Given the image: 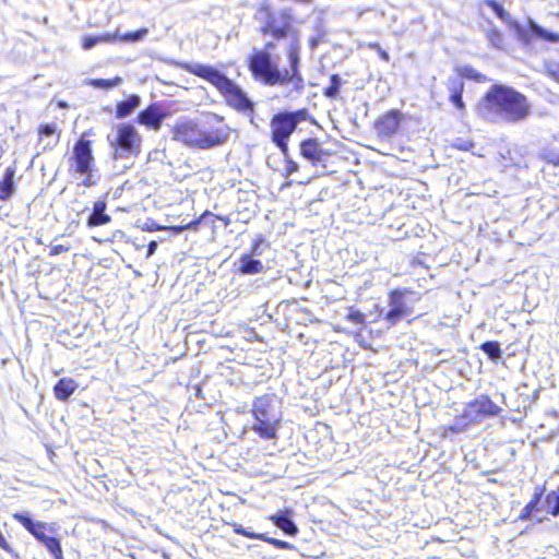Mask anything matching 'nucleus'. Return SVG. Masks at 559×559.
Masks as SVG:
<instances>
[{
	"instance_id": "1",
	"label": "nucleus",
	"mask_w": 559,
	"mask_h": 559,
	"mask_svg": "<svg viewBox=\"0 0 559 559\" xmlns=\"http://www.w3.org/2000/svg\"><path fill=\"white\" fill-rule=\"evenodd\" d=\"M300 45L297 36L287 47L289 69L280 70L278 66L272 61L267 51H258L251 56L249 69L254 79L260 80L266 85H283L286 87V97H293L294 94L300 95L305 88V80L299 70Z\"/></svg>"
},
{
	"instance_id": "2",
	"label": "nucleus",
	"mask_w": 559,
	"mask_h": 559,
	"mask_svg": "<svg viewBox=\"0 0 559 559\" xmlns=\"http://www.w3.org/2000/svg\"><path fill=\"white\" fill-rule=\"evenodd\" d=\"M479 110L488 120L515 123L528 116L530 105L520 92L496 84L486 93Z\"/></svg>"
},
{
	"instance_id": "3",
	"label": "nucleus",
	"mask_w": 559,
	"mask_h": 559,
	"mask_svg": "<svg viewBox=\"0 0 559 559\" xmlns=\"http://www.w3.org/2000/svg\"><path fill=\"white\" fill-rule=\"evenodd\" d=\"M221 122L222 119L214 114L209 115L205 122L179 119L173 128V138L189 147L209 150L222 145L228 139V130Z\"/></svg>"
},
{
	"instance_id": "4",
	"label": "nucleus",
	"mask_w": 559,
	"mask_h": 559,
	"mask_svg": "<svg viewBox=\"0 0 559 559\" xmlns=\"http://www.w3.org/2000/svg\"><path fill=\"white\" fill-rule=\"evenodd\" d=\"M181 68L215 86L228 106L243 114L253 112L254 105L242 88L216 68L203 63H183Z\"/></svg>"
},
{
	"instance_id": "5",
	"label": "nucleus",
	"mask_w": 559,
	"mask_h": 559,
	"mask_svg": "<svg viewBox=\"0 0 559 559\" xmlns=\"http://www.w3.org/2000/svg\"><path fill=\"white\" fill-rule=\"evenodd\" d=\"M251 413L253 416L252 431L265 440L276 439L283 417L277 397L274 394L255 397L252 402Z\"/></svg>"
},
{
	"instance_id": "6",
	"label": "nucleus",
	"mask_w": 559,
	"mask_h": 559,
	"mask_svg": "<svg viewBox=\"0 0 559 559\" xmlns=\"http://www.w3.org/2000/svg\"><path fill=\"white\" fill-rule=\"evenodd\" d=\"M257 19L263 21L261 31L265 35L270 34L275 39L289 37L290 43L294 41V36L299 39V32L293 28V17L286 10L273 12L267 8H262L257 13ZM298 44L300 45L299 41Z\"/></svg>"
},
{
	"instance_id": "7",
	"label": "nucleus",
	"mask_w": 559,
	"mask_h": 559,
	"mask_svg": "<svg viewBox=\"0 0 559 559\" xmlns=\"http://www.w3.org/2000/svg\"><path fill=\"white\" fill-rule=\"evenodd\" d=\"M490 7L497 14L499 19H501L503 22H506L515 33V36L518 40L524 45L527 46L531 44V33L534 36L540 37L549 43H559V34L549 32L538 25L534 20L528 19V27H524L521 25L518 21L513 20L511 15L504 11V9L498 4L495 1H491Z\"/></svg>"
},
{
	"instance_id": "8",
	"label": "nucleus",
	"mask_w": 559,
	"mask_h": 559,
	"mask_svg": "<svg viewBox=\"0 0 559 559\" xmlns=\"http://www.w3.org/2000/svg\"><path fill=\"white\" fill-rule=\"evenodd\" d=\"M71 160V169L82 177V185L92 187L96 185L95 164L92 153V142L86 139H80L73 147Z\"/></svg>"
},
{
	"instance_id": "9",
	"label": "nucleus",
	"mask_w": 559,
	"mask_h": 559,
	"mask_svg": "<svg viewBox=\"0 0 559 559\" xmlns=\"http://www.w3.org/2000/svg\"><path fill=\"white\" fill-rule=\"evenodd\" d=\"M141 135L132 124L121 123L116 127V133L111 140L115 147V158H127L140 153Z\"/></svg>"
},
{
	"instance_id": "10",
	"label": "nucleus",
	"mask_w": 559,
	"mask_h": 559,
	"mask_svg": "<svg viewBox=\"0 0 559 559\" xmlns=\"http://www.w3.org/2000/svg\"><path fill=\"white\" fill-rule=\"evenodd\" d=\"M502 408L493 403L489 396L479 395L466 404L462 417L468 423H480L487 417H495L501 413Z\"/></svg>"
},
{
	"instance_id": "11",
	"label": "nucleus",
	"mask_w": 559,
	"mask_h": 559,
	"mask_svg": "<svg viewBox=\"0 0 559 559\" xmlns=\"http://www.w3.org/2000/svg\"><path fill=\"white\" fill-rule=\"evenodd\" d=\"M37 542H39L53 559H64L61 547L60 526L56 523L37 522Z\"/></svg>"
},
{
	"instance_id": "12",
	"label": "nucleus",
	"mask_w": 559,
	"mask_h": 559,
	"mask_svg": "<svg viewBox=\"0 0 559 559\" xmlns=\"http://www.w3.org/2000/svg\"><path fill=\"white\" fill-rule=\"evenodd\" d=\"M271 129L273 143L286 155L288 152L287 141L296 130L295 121L290 120L284 112H280L273 116Z\"/></svg>"
},
{
	"instance_id": "13",
	"label": "nucleus",
	"mask_w": 559,
	"mask_h": 559,
	"mask_svg": "<svg viewBox=\"0 0 559 559\" xmlns=\"http://www.w3.org/2000/svg\"><path fill=\"white\" fill-rule=\"evenodd\" d=\"M390 310L385 314V320L390 325H395L403 317L408 313L405 304L404 293L395 289L389 295Z\"/></svg>"
},
{
	"instance_id": "14",
	"label": "nucleus",
	"mask_w": 559,
	"mask_h": 559,
	"mask_svg": "<svg viewBox=\"0 0 559 559\" xmlns=\"http://www.w3.org/2000/svg\"><path fill=\"white\" fill-rule=\"evenodd\" d=\"M167 117V112L158 104H152L138 116V121L150 129L158 130Z\"/></svg>"
},
{
	"instance_id": "15",
	"label": "nucleus",
	"mask_w": 559,
	"mask_h": 559,
	"mask_svg": "<svg viewBox=\"0 0 559 559\" xmlns=\"http://www.w3.org/2000/svg\"><path fill=\"white\" fill-rule=\"evenodd\" d=\"M401 120L402 114L397 109H392L376 122V130L379 135L391 138L397 132Z\"/></svg>"
},
{
	"instance_id": "16",
	"label": "nucleus",
	"mask_w": 559,
	"mask_h": 559,
	"mask_svg": "<svg viewBox=\"0 0 559 559\" xmlns=\"http://www.w3.org/2000/svg\"><path fill=\"white\" fill-rule=\"evenodd\" d=\"M37 144H43V150H52L60 140V130L56 123H45L37 130Z\"/></svg>"
},
{
	"instance_id": "17",
	"label": "nucleus",
	"mask_w": 559,
	"mask_h": 559,
	"mask_svg": "<svg viewBox=\"0 0 559 559\" xmlns=\"http://www.w3.org/2000/svg\"><path fill=\"white\" fill-rule=\"evenodd\" d=\"M263 271L260 260L253 259L250 254H242L238 261V272L242 275H254Z\"/></svg>"
},
{
	"instance_id": "18",
	"label": "nucleus",
	"mask_w": 559,
	"mask_h": 559,
	"mask_svg": "<svg viewBox=\"0 0 559 559\" xmlns=\"http://www.w3.org/2000/svg\"><path fill=\"white\" fill-rule=\"evenodd\" d=\"M271 521L288 536H295L298 533V527L289 516V511H284L271 516Z\"/></svg>"
},
{
	"instance_id": "19",
	"label": "nucleus",
	"mask_w": 559,
	"mask_h": 559,
	"mask_svg": "<svg viewBox=\"0 0 559 559\" xmlns=\"http://www.w3.org/2000/svg\"><path fill=\"white\" fill-rule=\"evenodd\" d=\"M78 383L73 379L62 378L56 383L53 391L58 400L66 401L74 393Z\"/></svg>"
},
{
	"instance_id": "20",
	"label": "nucleus",
	"mask_w": 559,
	"mask_h": 559,
	"mask_svg": "<svg viewBox=\"0 0 559 559\" xmlns=\"http://www.w3.org/2000/svg\"><path fill=\"white\" fill-rule=\"evenodd\" d=\"M106 203L97 201L94 204L93 212L88 217L87 224L91 227L102 226L110 222L109 215L106 214Z\"/></svg>"
},
{
	"instance_id": "21",
	"label": "nucleus",
	"mask_w": 559,
	"mask_h": 559,
	"mask_svg": "<svg viewBox=\"0 0 559 559\" xmlns=\"http://www.w3.org/2000/svg\"><path fill=\"white\" fill-rule=\"evenodd\" d=\"M141 103V98L138 95H131L127 99L120 102L116 106V117L119 119L129 117Z\"/></svg>"
},
{
	"instance_id": "22",
	"label": "nucleus",
	"mask_w": 559,
	"mask_h": 559,
	"mask_svg": "<svg viewBox=\"0 0 559 559\" xmlns=\"http://www.w3.org/2000/svg\"><path fill=\"white\" fill-rule=\"evenodd\" d=\"M300 152L305 158L311 160L312 163L321 160V150L316 139L305 140L300 145Z\"/></svg>"
},
{
	"instance_id": "23",
	"label": "nucleus",
	"mask_w": 559,
	"mask_h": 559,
	"mask_svg": "<svg viewBox=\"0 0 559 559\" xmlns=\"http://www.w3.org/2000/svg\"><path fill=\"white\" fill-rule=\"evenodd\" d=\"M544 487H536L535 492L531 501L523 508L520 514L521 520H527L532 515V513L537 509V506L544 495Z\"/></svg>"
},
{
	"instance_id": "24",
	"label": "nucleus",
	"mask_w": 559,
	"mask_h": 559,
	"mask_svg": "<svg viewBox=\"0 0 559 559\" xmlns=\"http://www.w3.org/2000/svg\"><path fill=\"white\" fill-rule=\"evenodd\" d=\"M115 40H117V34H110V33L98 35V36H85L83 38L82 47L85 50H90V49L94 48L97 44L114 43Z\"/></svg>"
},
{
	"instance_id": "25",
	"label": "nucleus",
	"mask_w": 559,
	"mask_h": 559,
	"mask_svg": "<svg viewBox=\"0 0 559 559\" xmlns=\"http://www.w3.org/2000/svg\"><path fill=\"white\" fill-rule=\"evenodd\" d=\"M147 33H148V29L143 27V28L136 29L134 32H129V33H126L122 35H120L118 31L115 32L114 34H117V39H119L120 41L138 43V41L143 40L145 38V36L147 35Z\"/></svg>"
},
{
	"instance_id": "26",
	"label": "nucleus",
	"mask_w": 559,
	"mask_h": 559,
	"mask_svg": "<svg viewBox=\"0 0 559 559\" xmlns=\"http://www.w3.org/2000/svg\"><path fill=\"white\" fill-rule=\"evenodd\" d=\"M480 349L492 360L497 361L501 358V348L498 342L488 341L480 345Z\"/></svg>"
},
{
	"instance_id": "27",
	"label": "nucleus",
	"mask_w": 559,
	"mask_h": 559,
	"mask_svg": "<svg viewBox=\"0 0 559 559\" xmlns=\"http://www.w3.org/2000/svg\"><path fill=\"white\" fill-rule=\"evenodd\" d=\"M121 82H122V79L120 76H116L115 79H111V80L93 79L90 81V85H92L95 88L109 90V88L118 86Z\"/></svg>"
},
{
	"instance_id": "28",
	"label": "nucleus",
	"mask_w": 559,
	"mask_h": 559,
	"mask_svg": "<svg viewBox=\"0 0 559 559\" xmlns=\"http://www.w3.org/2000/svg\"><path fill=\"white\" fill-rule=\"evenodd\" d=\"M342 85V80L337 74L330 78V85L324 90V96L335 98L338 95Z\"/></svg>"
},
{
	"instance_id": "29",
	"label": "nucleus",
	"mask_w": 559,
	"mask_h": 559,
	"mask_svg": "<svg viewBox=\"0 0 559 559\" xmlns=\"http://www.w3.org/2000/svg\"><path fill=\"white\" fill-rule=\"evenodd\" d=\"M457 72H459V76L461 79L465 78V79H469V80H475L477 82H480L485 79V76L483 74L477 72L471 66H462L457 69Z\"/></svg>"
},
{
	"instance_id": "30",
	"label": "nucleus",
	"mask_w": 559,
	"mask_h": 559,
	"mask_svg": "<svg viewBox=\"0 0 559 559\" xmlns=\"http://www.w3.org/2000/svg\"><path fill=\"white\" fill-rule=\"evenodd\" d=\"M14 519H16L33 536H35V522L29 513L27 512H19L15 513Z\"/></svg>"
},
{
	"instance_id": "31",
	"label": "nucleus",
	"mask_w": 559,
	"mask_h": 559,
	"mask_svg": "<svg viewBox=\"0 0 559 559\" xmlns=\"http://www.w3.org/2000/svg\"><path fill=\"white\" fill-rule=\"evenodd\" d=\"M487 39L490 41V44L501 49L503 46V36L500 31H498L496 27H490L487 29Z\"/></svg>"
},
{
	"instance_id": "32",
	"label": "nucleus",
	"mask_w": 559,
	"mask_h": 559,
	"mask_svg": "<svg viewBox=\"0 0 559 559\" xmlns=\"http://www.w3.org/2000/svg\"><path fill=\"white\" fill-rule=\"evenodd\" d=\"M447 86L450 94L463 93L464 82L459 75L452 76L448 79Z\"/></svg>"
},
{
	"instance_id": "33",
	"label": "nucleus",
	"mask_w": 559,
	"mask_h": 559,
	"mask_svg": "<svg viewBox=\"0 0 559 559\" xmlns=\"http://www.w3.org/2000/svg\"><path fill=\"white\" fill-rule=\"evenodd\" d=\"M545 70H546V74L550 79H552L554 81L559 83V62H557V61H547L545 63Z\"/></svg>"
},
{
	"instance_id": "34",
	"label": "nucleus",
	"mask_w": 559,
	"mask_h": 559,
	"mask_svg": "<svg viewBox=\"0 0 559 559\" xmlns=\"http://www.w3.org/2000/svg\"><path fill=\"white\" fill-rule=\"evenodd\" d=\"M284 114L290 119L295 121L296 127L300 121H305L308 118V110L306 108L299 109L296 111H284Z\"/></svg>"
},
{
	"instance_id": "35",
	"label": "nucleus",
	"mask_w": 559,
	"mask_h": 559,
	"mask_svg": "<svg viewBox=\"0 0 559 559\" xmlns=\"http://www.w3.org/2000/svg\"><path fill=\"white\" fill-rule=\"evenodd\" d=\"M261 540L266 542L278 549H294L295 548L294 545L288 542L276 539L273 537H267L266 535H265V538H262Z\"/></svg>"
},
{
	"instance_id": "36",
	"label": "nucleus",
	"mask_w": 559,
	"mask_h": 559,
	"mask_svg": "<svg viewBox=\"0 0 559 559\" xmlns=\"http://www.w3.org/2000/svg\"><path fill=\"white\" fill-rule=\"evenodd\" d=\"M347 319L354 324L362 325L365 323V314L359 310L349 309Z\"/></svg>"
},
{
	"instance_id": "37",
	"label": "nucleus",
	"mask_w": 559,
	"mask_h": 559,
	"mask_svg": "<svg viewBox=\"0 0 559 559\" xmlns=\"http://www.w3.org/2000/svg\"><path fill=\"white\" fill-rule=\"evenodd\" d=\"M235 532L239 535H242V536H246V537H249L252 539L261 540L262 538H265L264 534L249 532L248 530L243 528L242 526L235 528Z\"/></svg>"
},
{
	"instance_id": "38",
	"label": "nucleus",
	"mask_w": 559,
	"mask_h": 559,
	"mask_svg": "<svg viewBox=\"0 0 559 559\" xmlns=\"http://www.w3.org/2000/svg\"><path fill=\"white\" fill-rule=\"evenodd\" d=\"M463 93L450 94V100L460 111L465 110V104L462 98Z\"/></svg>"
},
{
	"instance_id": "39",
	"label": "nucleus",
	"mask_w": 559,
	"mask_h": 559,
	"mask_svg": "<svg viewBox=\"0 0 559 559\" xmlns=\"http://www.w3.org/2000/svg\"><path fill=\"white\" fill-rule=\"evenodd\" d=\"M555 501V506L551 508L550 513L555 516L559 514V495L556 492H551L547 496V502L551 504Z\"/></svg>"
},
{
	"instance_id": "40",
	"label": "nucleus",
	"mask_w": 559,
	"mask_h": 559,
	"mask_svg": "<svg viewBox=\"0 0 559 559\" xmlns=\"http://www.w3.org/2000/svg\"><path fill=\"white\" fill-rule=\"evenodd\" d=\"M264 243V239L259 237L254 240V243L251 248V252L249 253L251 257L261 255L263 253L262 246Z\"/></svg>"
},
{
	"instance_id": "41",
	"label": "nucleus",
	"mask_w": 559,
	"mask_h": 559,
	"mask_svg": "<svg viewBox=\"0 0 559 559\" xmlns=\"http://www.w3.org/2000/svg\"><path fill=\"white\" fill-rule=\"evenodd\" d=\"M544 158L555 165V166H559V152H555V151H548L544 154Z\"/></svg>"
},
{
	"instance_id": "42",
	"label": "nucleus",
	"mask_w": 559,
	"mask_h": 559,
	"mask_svg": "<svg viewBox=\"0 0 559 559\" xmlns=\"http://www.w3.org/2000/svg\"><path fill=\"white\" fill-rule=\"evenodd\" d=\"M69 250L68 247L66 246H62V245H53L50 247V251H49V254L51 255H57V254H60V253H63V252H67Z\"/></svg>"
},
{
	"instance_id": "43",
	"label": "nucleus",
	"mask_w": 559,
	"mask_h": 559,
	"mask_svg": "<svg viewBox=\"0 0 559 559\" xmlns=\"http://www.w3.org/2000/svg\"><path fill=\"white\" fill-rule=\"evenodd\" d=\"M156 249H157V242L155 240L150 241L147 245L146 258L152 257L155 253Z\"/></svg>"
},
{
	"instance_id": "44",
	"label": "nucleus",
	"mask_w": 559,
	"mask_h": 559,
	"mask_svg": "<svg viewBox=\"0 0 559 559\" xmlns=\"http://www.w3.org/2000/svg\"><path fill=\"white\" fill-rule=\"evenodd\" d=\"M378 53L382 60L386 62L390 60L389 53L384 49L379 48Z\"/></svg>"
},
{
	"instance_id": "45",
	"label": "nucleus",
	"mask_w": 559,
	"mask_h": 559,
	"mask_svg": "<svg viewBox=\"0 0 559 559\" xmlns=\"http://www.w3.org/2000/svg\"><path fill=\"white\" fill-rule=\"evenodd\" d=\"M309 44L311 49H314L319 44V37H311Z\"/></svg>"
},
{
	"instance_id": "46",
	"label": "nucleus",
	"mask_w": 559,
	"mask_h": 559,
	"mask_svg": "<svg viewBox=\"0 0 559 559\" xmlns=\"http://www.w3.org/2000/svg\"><path fill=\"white\" fill-rule=\"evenodd\" d=\"M287 170H288L289 173H293V171L297 170V164L292 163V164L288 166Z\"/></svg>"
},
{
	"instance_id": "47",
	"label": "nucleus",
	"mask_w": 559,
	"mask_h": 559,
	"mask_svg": "<svg viewBox=\"0 0 559 559\" xmlns=\"http://www.w3.org/2000/svg\"><path fill=\"white\" fill-rule=\"evenodd\" d=\"M369 47H370L371 49H376L377 51L379 50V48H381V47H380V45H379L378 43H371V44H369Z\"/></svg>"
},
{
	"instance_id": "48",
	"label": "nucleus",
	"mask_w": 559,
	"mask_h": 559,
	"mask_svg": "<svg viewBox=\"0 0 559 559\" xmlns=\"http://www.w3.org/2000/svg\"><path fill=\"white\" fill-rule=\"evenodd\" d=\"M266 48H269V49H273V48H274V45H273V44H271V43H269V44H266Z\"/></svg>"
},
{
	"instance_id": "49",
	"label": "nucleus",
	"mask_w": 559,
	"mask_h": 559,
	"mask_svg": "<svg viewBox=\"0 0 559 559\" xmlns=\"http://www.w3.org/2000/svg\"><path fill=\"white\" fill-rule=\"evenodd\" d=\"M34 160H35V156H33V157L31 158V164H33V163H34Z\"/></svg>"
}]
</instances>
